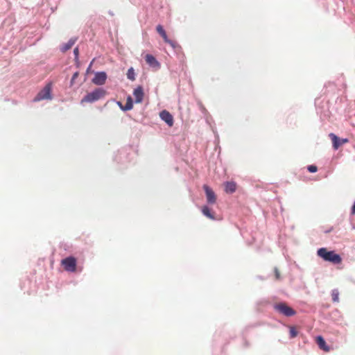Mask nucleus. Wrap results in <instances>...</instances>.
I'll return each mask as SVG.
<instances>
[{"label": "nucleus", "mask_w": 355, "mask_h": 355, "mask_svg": "<svg viewBox=\"0 0 355 355\" xmlns=\"http://www.w3.org/2000/svg\"><path fill=\"white\" fill-rule=\"evenodd\" d=\"M317 255L325 261L331 262L334 264H339L342 262L340 256L334 251H328L325 248H321L318 250Z\"/></svg>", "instance_id": "f257e3e1"}, {"label": "nucleus", "mask_w": 355, "mask_h": 355, "mask_svg": "<svg viewBox=\"0 0 355 355\" xmlns=\"http://www.w3.org/2000/svg\"><path fill=\"white\" fill-rule=\"evenodd\" d=\"M106 92L105 89L102 88H97L93 92L88 93L86 96H85L84 98L81 100V103H94L103 98Z\"/></svg>", "instance_id": "f03ea898"}, {"label": "nucleus", "mask_w": 355, "mask_h": 355, "mask_svg": "<svg viewBox=\"0 0 355 355\" xmlns=\"http://www.w3.org/2000/svg\"><path fill=\"white\" fill-rule=\"evenodd\" d=\"M52 83H48L35 97L34 101H40L42 100H51V96Z\"/></svg>", "instance_id": "7ed1b4c3"}, {"label": "nucleus", "mask_w": 355, "mask_h": 355, "mask_svg": "<svg viewBox=\"0 0 355 355\" xmlns=\"http://www.w3.org/2000/svg\"><path fill=\"white\" fill-rule=\"evenodd\" d=\"M274 308L278 313L287 317H291L296 314V311L284 302L276 304Z\"/></svg>", "instance_id": "20e7f679"}, {"label": "nucleus", "mask_w": 355, "mask_h": 355, "mask_svg": "<svg viewBox=\"0 0 355 355\" xmlns=\"http://www.w3.org/2000/svg\"><path fill=\"white\" fill-rule=\"evenodd\" d=\"M61 264L64 269L68 272H76L77 261L76 259L73 257H68L61 261Z\"/></svg>", "instance_id": "39448f33"}, {"label": "nucleus", "mask_w": 355, "mask_h": 355, "mask_svg": "<svg viewBox=\"0 0 355 355\" xmlns=\"http://www.w3.org/2000/svg\"><path fill=\"white\" fill-rule=\"evenodd\" d=\"M156 30H157V32L163 38L164 41L166 43L168 44L173 49H175L176 48L180 47L176 42L168 38L166 33L164 31V29L162 25H160V24L157 25L156 27Z\"/></svg>", "instance_id": "423d86ee"}, {"label": "nucleus", "mask_w": 355, "mask_h": 355, "mask_svg": "<svg viewBox=\"0 0 355 355\" xmlns=\"http://www.w3.org/2000/svg\"><path fill=\"white\" fill-rule=\"evenodd\" d=\"M203 189L206 194L207 202L211 205L215 204L216 202V196L214 191L206 184L203 186Z\"/></svg>", "instance_id": "0eeeda50"}, {"label": "nucleus", "mask_w": 355, "mask_h": 355, "mask_svg": "<svg viewBox=\"0 0 355 355\" xmlns=\"http://www.w3.org/2000/svg\"><path fill=\"white\" fill-rule=\"evenodd\" d=\"M107 74L105 72H97L95 73L92 83L96 85H103L105 83Z\"/></svg>", "instance_id": "6e6552de"}, {"label": "nucleus", "mask_w": 355, "mask_h": 355, "mask_svg": "<svg viewBox=\"0 0 355 355\" xmlns=\"http://www.w3.org/2000/svg\"><path fill=\"white\" fill-rule=\"evenodd\" d=\"M329 137L331 138L333 147L335 150H337L341 145L346 144L349 141L348 139H339L334 133H330Z\"/></svg>", "instance_id": "1a4fd4ad"}, {"label": "nucleus", "mask_w": 355, "mask_h": 355, "mask_svg": "<svg viewBox=\"0 0 355 355\" xmlns=\"http://www.w3.org/2000/svg\"><path fill=\"white\" fill-rule=\"evenodd\" d=\"M159 116L162 119V120L165 121L170 127L173 126V117L170 114L169 112H168L166 110H163V111H162L160 112Z\"/></svg>", "instance_id": "9d476101"}, {"label": "nucleus", "mask_w": 355, "mask_h": 355, "mask_svg": "<svg viewBox=\"0 0 355 355\" xmlns=\"http://www.w3.org/2000/svg\"><path fill=\"white\" fill-rule=\"evenodd\" d=\"M133 95L135 96V101L136 103H141L144 96V93L142 87L138 86L137 88H135L133 92Z\"/></svg>", "instance_id": "9b49d317"}, {"label": "nucleus", "mask_w": 355, "mask_h": 355, "mask_svg": "<svg viewBox=\"0 0 355 355\" xmlns=\"http://www.w3.org/2000/svg\"><path fill=\"white\" fill-rule=\"evenodd\" d=\"M145 60H146V63L148 64H149L150 67L155 68V69L159 68L160 64L153 55H152L150 54H147L145 56Z\"/></svg>", "instance_id": "f8f14e48"}, {"label": "nucleus", "mask_w": 355, "mask_h": 355, "mask_svg": "<svg viewBox=\"0 0 355 355\" xmlns=\"http://www.w3.org/2000/svg\"><path fill=\"white\" fill-rule=\"evenodd\" d=\"M316 343L319 346L320 349L324 350L326 352L330 351V347L327 345L325 340L321 336H318L316 337Z\"/></svg>", "instance_id": "ddd939ff"}, {"label": "nucleus", "mask_w": 355, "mask_h": 355, "mask_svg": "<svg viewBox=\"0 0 355 355\" xmlns=\"http://www.w3.org/2000/svg\"><path fill=\"white\" fill-rule=\"evenodd\" d=\"M236 189V184L234 182H227L225 184V191L226 193H232Z\"/></svg>", "instance_id": "4468645a"}, {"label": "nucleus", "mask_w": 355, "mask_h": 355, "mask_svg": "<svg viewBox=\"0 0 355 355\" xmlns=\"http://www.w3.org/2000/svg\"><path fill=\"white\" fill-rule=\"evenodd\" d=\"M202 214L207 216V218L215 220V217L213 213L211 212L209 208L207 206H203L202 208Z\"/></svg>", "instance_id": "2eb2a0df"}, {"label": "nucleus", "mask_w": 355, "mask_h": 355, "mask_svg": "<svg viewBox=\"0 0 355 355\" xmlns=\"http://www.w3.org/2000/svg\"><path fill=\"white\" fill-rule=\"evenodd\" d=\"M120 105H121V103H120ZM121 107L125 111L132 110L133 107V102H132V99L131 96H128L127 98L125 106L123 107L122 106H121Z\"/></svg>", "instance_id": "dca6fc26"}, {"label": "nucleus", "mask_w": 355, "mask_h": 355, "mask_svg": "<svg viewBox=\"0 0 355 355\" xmlns=\"http://www.w3.org/2000/svg\"><path fill=\"white\" fill-rule=\"evenodd\" d=\"M75 44V40L71 39L67 43L64 44L61 49L62 52H65L70 49L72 46Z\"/></svg>", "instance_id": "f3484780"}, {"label": "nucleus", "mask_w": 355, "mask_h": 355, "mask_svg": "<svg viewBox=\"0 0 355 355\" xmlns=\"http://www.w3.org/2000/svg\"><path fill=\"white\" fill-rule=\"evenodd\" d=\"M331 297L334 302H339V291L338 289H334L331 291Z\"/></svg>", "instance_id": "a211bd4d"}, {"label": "nucleus", "mask_w": 355, "mask_h": 355, "mask_svg": "<svg viewBox=\"0 0 355 355\" xmlns=\"http://www.w3.org/2000/svg\"><path fill=\"white\" fill-rule=\"evenodd\" d=\"M127 77H128V79H130L131 80H135V73L134 69L132 67L130 68L128 70Z\"/></svg>", "instance_id": "6ab92c4d"}, {"label": "nucleus", "mask_w": 355, "mask_h": 355, "mask_svg": "<svg viewBox=\"0 0 355 355\" xmlns=\"http://www.w3.org/2000/svg\"><path fill=\"white\" fill-rule=\"evenodd\" d=\"M297 336V331L294 327H290V337L293 338Z\"/></svg>", "instance_id": "aec40b11"}, {"label": "nucleus", "mask_w": 355, "mask_h": 355, "mask_svg": "<svg viewBox=\"0 0 355 355\" xmlns=\"http://www.w3.org/2000/svg\"><path fill=\"white\" fill-rule=\"evenodd\" d=\"M308 171L310 173H315L318 171V168L315 165H310L308 166Z\"/></svg>", "instance_id": "412c9836"}, {"label": "nucleus", "mask_w": 355, "mask_h": 355, "mask_svg": "<svg viewBox=\"0 0 355 355\" xmlns=\"http://www.w3.org/2000/svg\"><path fill=\"white\" fill-rule=\"evenodd\" d=\"M79 73L78 71L75 72L71 78V86H72L74 84L75 80L78 77Z\"/></svg>", "instance_id": "4be33fe9"}, {"label": "nucleus", "mask_w": 355, "mask_h": 355, "mask_svg": "<svg viewBox=\"0 0 355 355\" xmlns=\"http://www.w3.org/2000/svg\"><path fill=\"white\" fill-rule=\"evenodd\" d=\"M275 273L276 279H280V272H279V271L278 270L277 268L275 269Z\"/></svg>", "instance_id": "5701e85b"}, {"label": "nucleus", "mask_w": 355, "mask_h": 355, "mask_svg": "<svg viewBox=\"0 0 355 355\" xmlns=\"http://www.w3.org/2000/svg\"><path fill=\"white\" fill-rule=\"evenodd\" d=\"M351 214L352 215H354L355 214V201H354V203L352 207V209H351Z\"/></svg>", "instance_id": "b1692460"}, {"label": "nucleus", "mask_w": 355, "mask_h": 355, "mask_svg": "<svg viewBox=\"0 0 355 355\" xmlns=\"http://www.w3.org/2000/svg\"><path fill=\"white\" fill-rule=\"evenodd\" d=\"M73 53L76 56V58H78V48H75L74 50H73Z\"/></svg>", "instance_id": "393cba45"}]
</instances>
